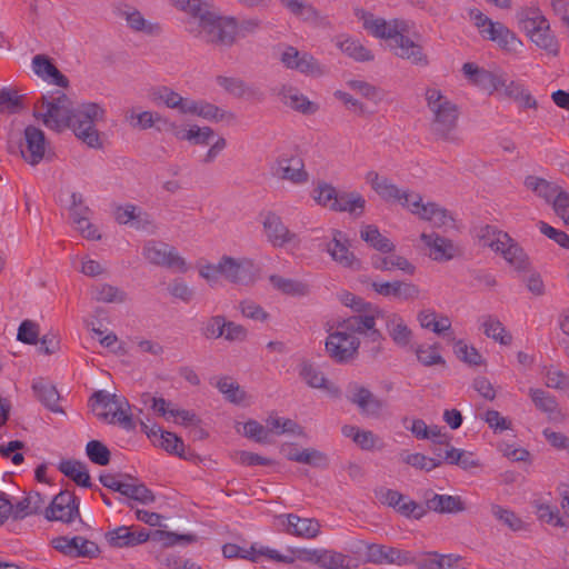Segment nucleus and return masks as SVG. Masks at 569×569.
<instances>
[{"label":"nucleus","mask_w":569,"mask_h":569,"mask_svg":"<svg viewBox=\"0 0 569 569\" xmlns=\"http://www.w3.org/2000/svg\"><path fill=\"white\" fill-rule=\"evenodd\" d=\"M33 116L41 119L43 124L51 130L60 132L70 128L89 147H101L96 122L103 118L104 110L94 102L82 103L76 109H67L66 106L53 104L47 96H41L34 103Z\"/></svg>","instance_id":"obj_1"},{"label":"nucleus","mask_w":569,"mask_h":569,"mask_svg":"<svg viewBox=\"0 0 569 569\" xmlns=\"http://www.w3.org/2000/svg\"><path fill=\"white\" fill-rule=\"evenodd\" d=\"M356 16L363 21V28L371 32L372 36L389 40V46L397 57L409 60L417 66L425 67L429 63L422 46L405 34V22L393 20L388 23L382 18H373L372 13L363 9H357Z\"/></svg>","instance_id":"obj_2"},{"label":"nucleus","mask_w":569,"mask_h":569,"mask_svg":"<svg viewBox=\"0 0 569 569\" xmlns=\"http://www.w3.org/2000/svg\"><path fill=\"white\" fill-rule=\"evenodd\" d=\"M173 6L193 18L199 19L200 30L196 37L208 44L230 47L236 40L233 19L223 20L210 10L211 6L202 0H171Z\"/></svg>","instance_id":"obj_3"},{"label":"nucleus","mask_w":569,"mask_h":569,"mask_svg":"<svg viewBox=\"0 0 569 569\" xmlns=\"http://www.w3.org/2000/svg\"><path fill=\"white\" fill-rule=\"evenodd\" d=\"M426 101L433 118L430 123L432 134L447 142H458L456 129L458 126V106L445 97L437 88L426 90Z\"/></svg>","instance_id":"obj_4"},{"label":"nucleus","mask_w":569,"mask_h":569,"mask_svg":"<svg viewBox=\"0 0 569 569\" xmlns=\"http://www.w3.org/2000/svg\"><path fill=\"white\" fill-rule=\"evenodd\" d=\"M256 268L250 259H236L230 256H222L218 263L203 266L199 273L207 281H217L219 277L232 283L248 284L254 281Z\"/></svg>","instance_id":"obj_5"},{"label":"nucleus","mask_w":569,"mask_h":569,"mask_svg":"<svg viewBox=\"0 0 569 569\" xmlns=\"http://www.w3.org/2000/svg\"><path fill=\"white\" fill-rule=\"evenodd\" d=\"M92 410H97L98 407L107 409L111 405H114V411H102L98 412L97 417L109 423H118L126 430H133L136 425L132 416L128 412L130 409L129 402L124 398H120L117 395L107 393L103 390L96 391L90 398Z\"/></svg>","instance_id":"obj_6"},{"label":"nucleus","mask_w":569,"mask_h":569,"mask_svg":"<svg viewBox=\"0 0 569 569\" xmlns=\"http://www.w3.org/2000/svg\"><path fill=\"white\" fill-rule=\"evenodd\" d=\"M360 340L342 329L331 332L326 340V350L337 363H348L358 355Z\"/></svg>","instance_id":"obj_7"},{"label":"nucleus","mask_w":569,"mask_h":569,"mask_svg":"<svg viewBox=\"0 0 569 569\" xmlns=\"http://www.w3.org/2000/svg\"><path fill=\"white\" fill-rule=\"evenodd\" d=\"M142 254L152 264L174 269L180 272L187 270L184 259L168 243L149 240L143 246Z\"/></svg>","instance_id":"obj_8"},{"label":"nucleus","mask_w":569,"mask_h":569,"mask_svg":"<svg viewBox=\"0 0 569 569\" xmlns=\"http://www.w3.org/2000/svg\"><path fill=\"white\" fill-rule=\"evenodd\" d=\"M79 516V499L74 492L69 490L59 492L46 509V518L49 521L69 523Z\"/></svg>","instance_id":"obj_9"},{"label":"nucleus","mask_w":569,"mask_h":569,"mask_svg":"<svg viewBox=\"0 0 569 569\" xmlns=\"http://www.w3.org/2000/svg\"><path fill=\"white\" fill-rule=\"evenodd\" d=\"M347 399L356 405L360 412L369 417H379L386 403L375 396L368 388L357 382H350L347 387Z\"/></svg>","instance_id":"obj_10"},{"label":"nucleus","mask_w":569,"mask_h":569,"mask_svg":"<svg viewBox=\"0 0 569 569\" xmlns=\"http://www.w3.org/2000/svg\"><path fill=\"white\" fill-rule=\"evenodd\" d=\"M53 548L64 556L72 558H97L100 553L99 546L83 537L76 536L72 538L58 537L52 540Z\"/></svg>","instance_id":"obj_11"},{"label":"nucleus","mask_w":569,"mask_h":569,"mask_svg":"<svg viewBox=\"0 0 569 569\" xmlns=\"http://www.w3.org/2000/svg\"><path fill=\"white\" fill-rule=\"evenodd\" d=\"M271 172L278 179L288 180L293 184H303L309 180L305 163L298 157L281 156L277 158L271 167Z\"/></svg>","instance_id":"obj_12"},{"label":"nucleus","mask_w":569,"mask_h":569,"mask_svg":"<svg viewBox=\"0 0 569 569\" xmlns=\"http://www.w3.org/2000/svg\"><path fill=\"white\" fill-rule=\"evenodd\" d=\"M148 535L141 526H119L104 533V539L111 548H133L147 542Z\"/></svg>","instance_id":"obj_13"},{"label":"nucleus","mask_w":569,"mask_h":569,"mask_svg":"<svg viewBox=\"0 0 569 569\" xmlns=\"http://www.w3.org/2000/svg\"><path fill=\"white\" fill-rule=\"evenodd\" d=\"M366 560L377 565L407 566L411 561V551L372 543L367 546Z\"/></svg>","instance_id":"obj_14"},{"label":"nucleus","mask_w":569,"mask_h":569,"mask_svg":"<svg viewBox=\"0 0 569 569\" xmlns=\"http://www.w3.org/2000/svg\"><path fill=\"white\" fill-rule=\"evenodd\" d=\"M350 242L346 233L341 230H332V240L327 246V252L333 261L345 268L352 270L361 269V261L350 251Z\"/></svg>","instance_id":"obj_15"},{"label":"nucleus","mask_w":569,"mask_h":569,"mask_svg":"<svg viewBox=\"0 0 569 569\" xmlns=\"http://www.w3.org/2000/svg\"><path fill=\"white\" fill-rule=\"evenodd\" d=\"M465 77L475 86L489 92L497 91L506 86V74L501 71L493 72L478 67L473 62L462 66Z\"/></svg>","instance_id":"obj_16"},{"label":"nucleus","mask_w":569,"mask_h":569,"mask_svg":"<svg viewBox=\"0 0 569 569\" xmlns=\"http://www.w3.org/2000/svg\"><path fill=\"white\" fill-rule=\"evenodd\" d=\"M277 520L283 532L299 538L312 539L320 532V523L316 519L286 513L277 516Z\"/></svg>","instance_id":"obj_17"},{"label":"nucleus","mask_w":569,"mask_h":569,"mask_svg":"<svg viewBox=\"0 0 569 569\" xmlns=\"http://www.w3.org/2000/svg\"><path fill=\"white\" fill-rule=\"evenodd\" d=\"M366 179L381 199L400 201L403 207L409 206L412 193L400 190L388 178L380 177L376 171H369Z\"/></svg>","instance_id":"obj_18"},{"label":"nucleus","mask_w":569,"mask_h":569,"mask_svg":"<svg viewBox=\"0 0 569 569\" xmlns=\"http://www.w3.org/2000/svg\"><path fill=\"white\" fill-rule=\"evenodd\" d=\"M24 141L26 150H21V156L29 164L37 166L44 158V132L34 126H28L24 129Z\"/></svg>","instance_id":"obj_19"},{"label":"nucleus","mask_w":569,"mask_h":569,"mask_svg":"<svg viewBox=\"0 0 569 569\" xmlns=\"http://www.w3.org/2000/svg\"><path fill=\"white\" fill-rule=\"evenodd\" d=\"M386 323L389 337L400 348H406L412 340V331L403 318L396 312L377 311Z\"/></svg>","instance_id":"obj_20"},{"label":"nucleus","mask_w":569,"mask_h":569,"mask_svg":"<svg viewBox=\"0 0 569 569\" xmlns=\"http://www.w3.org/2000/svg\"><path fill=\"white\" fill-rule=\"evenodd\" d=\"M371 288L380 296L393 297L400 300L409 301L419 297L420 290L418 286L406 281L378 282L373 281Z\"/></svg>","instance_id":"obj_21"},{"label":"nucleus","mask_w":569,"mask_h":569,"mask_svg":"<svg viewBox=\"0 0 569 569\" xmlns=\"http://www.w3.org/2000/svg\"><path fill=\"white\" fill-rule=\"evenodd\" d=\"M496 252L502 254L505 260L515 268L517 272H530L531 264L528 254L510 236L509 241H499Z\"/></svg>","instance_id":"obj_22"},{"label":"nucleus","mask_w":569,"mask_h":569,"mask_svg":"<svg viewBox=\"0 0 569 569\" xmlns=\"http://www.w3.org/2000/svg\"><path fill=\"white\" fill-rule=\"evenodd\" d=\"M420 239L430 248V257L436 261L451 260L458 253V248L450 239L441 237L436 232H423L421 233Z\"/></svg>","instance_id":"obj_23"},{"label":"nucleus","mask_w":569,"mask_h":569,"mask_svg":"<svg viewBox=\"0 0 569 569\" xmlns=\"http://www.w3.org/2000/svg\"><path fill=\"white\" fill-rule=\"evenodd\" d=\"M277 94L286 106L302 114H313L319 110V106L317 103L310 101L292 86H281L278 89Z\"/></svg>","instance_id":"obj_24"},{"label":"nucleus","mask_w":569,"mask_h":569,"mask_svg":"<svg viewBox=\"0 0 569 569\" xmlns=\"http://www.w3.org/2000/svg\"><path fill=\"white\" fill-rule=\"evenodd\" d=\"M263 228L268 240L274 247H283L296 239V233L291 232L282 222L281 218L268 212L263 220Z\"/></svg>","instance_id":"obj_25"},{"label":"nucleus","mask_w":569,"mask_h":569,"mask_svg":"<svg viewBox=\"0 0 569 569\" xmlns=\"http://www.w3.org/2000/svg\"><path fill=\"white\" fill-rule=\"evenodd\" d=\"M481 36L497 42L502 50L508 52H517L522 46L516 33L500 22L490 24V29L481 30Z\"/></svg>","instance_id":"obj_26"},{"label":"nucleus","mask_w":569,"mask_h":569,"mask_svg":"<svg viewBox=\"0 0 569 569\" xmlns=\"http://www.w3.org/2000/svg\"><path fill=\"white\" fill-rule=\"evenodd\" d=\"M427 511L438 513H458L466 510L465 502L459 496L438 495L428 491L425 495Z\"/></svg>","instance_id":"obj_27"},{"label":"nucleus","mask_w":569,"mask_h":569,"mask_svg":"<svg viewBox=\"0 0 569 569\" xmlns=\"http://www.w3.org/2000/svg\"><path fill=\"white\" fill-rule=\"evenodd\" d=\"M377 311H382L379 307H375V310L358 313L351 316L342 321L338 322L337 329H342L349 335L359 333L365 335L369 329H373L376 326V319H381V315Z\"/></svg>","instance_id":"obj_28"},{"label":"nucleus","mask_w":569,"mask_h":569,"mask_svg":"<svg viewBox=\"0 0 569 569\" xmlns=\"http://www.w3.org/2000/svg\"><path fill=\"white\" fill-rule=\"evenodd\" d=\"M217 83L223 88L229 94L236 98L254 97L262 98V93L253 87H249L242 79L234 77L218 76Z\"/></svg>","instance_id":"obj_29"},{"label":"nucleus","mask_w":569,"mask_h":569,"mask_svg":"<svg viewBox=\"0 0 569 569\" xmlns=\"http://www.w3.org/2000/svg\"><path fill=\"white\" fill-rule=\"evenodd\" d=\"M365 206L366 200L359 192H340L338 200L332 202L331 210L337 212H349L359 217L363 213Z\"/></svg>","instance_id":"obj_30"},{"label":"nucleus","mask_w":569,"mask_h":569,"mask_svg":"<svg viewBox=\"0 0 569 569\" xmlns=\"http://www.w3.org/2000/svg\"><path fill=\"white\" fill-rule=\"evenodd\" d=\"M59 471L83 488H92L87 466L79 460H62L58 467Z\"/></svg>","instance_id":"obj_31"},{"label":"nucleus","mask_w":569,"mask_h":569,"mask_svg":"<svg viewBox=\"0 0 569 569\" xmlns=\"http://www.w3.org/2000/svg\"><path fill=\"white\" fill-rule=\"evenodd\" d=\"M523 184L527 189L535 192L538 197L545 199L548 203L553 204V199L557 198V194L563 189L558 184L549 182L548 180L536 177V176H527Z\"/></svg>","instance_id":"obj_32"},{"label":"nucleus","mask_w":569,"mask_h":569,"mask_svg":"<svg viewBox=\"0 0 569 569\" xmlns=\"http://www.w3.org/2000/svg\"><path fill=\"white\" fill-rule=\"evenodd\" d=\"M32 390L34 392L36 398L46 408L53 412H63L62 408L58 405L60 395L53 385L40 380L32 385Z\"/></svg>","instance_id":"obj_33"},{"label":"nucleus","mask_w":569,"mask_h":569,"mask_svg":"<svg viewBox=\"0 0 569 569\" xmlns=\"http://www.w3.org/2000/svg\"><path fill=\"white\" fill-rule=\"evenodd\" d=\"M371 266L376 270L389 271L392 269H399L408 274H413L416 267L409 262V260L402 256L392 254L389 257H381L373 254L371 257Z\"/></svg>","instance_id":"obj_34"},{"label":"nucleus","mask_w":569,"mask_h":569,"mask_svg":"<svg viewBox=\"0 0 569 569\" xmlns=\"http://www.w3.org/2000/svg\"><path fill=\"white\" fill-rule=\"evenodd\" d=\"M269 281L274 289L287 296L303 297L310 292L309 286L299 280L283 278L278 274H271L269 277Z\"/></svg>","instance_id":"obj_35"},{"label":"nucleus","mask_w":569,"mask_h":569,"mask_svg":"<svg viewBox=\"0 0 569 569\" xmlns=\"http://www.w3.org/2000/svg\"><path fill=\"white\" fill-rule=\"evenodd\" d=\"M360 238L370 247L382 253L395 251V244L385 236H382L375 224L365 226L360 230Z\"/></svg>","instance_id":"obj_36"},{"label":"nucleus","mask_w":569,"mask_h":569,"mask_svg":"<svg viewBox=\"0 0 569 569\" xmlns=\"http://www.w3.org/2000/svg\"><path fill=\"white\" fill-rule=\"evenodd\" d=\"M148 98L156 106H166L176 109L181 101V96L167 86L153 87L149 90Z\"/></svg>","instance_id":"obj_37"},{"label":"nucleus","mask_w":569,"mask_h":569,"mask_svg":"<svg viewBox=\"0 0 569 569\" xmlns=\"http://www.w3.org/2000/svg\"><path fill=\"white\" fill-rule=\"evenodd\" d=\"M337 46L343 53L356 61L365 62L373 60L371 51L368 50L359 40L346 38L345 40H338Z\"/></svg>","instance_id":"obj_38"},{"label":"nucleus","mask_w":569,"mask_h":569,"mask_svg":"<svg viewBox=\"0 0 569 569\" xmlns=\"http://www.w3.org/2000/svg\"><path fill=\"white\" fill-rule=\"evenodd\" d=\"M531 41L553 57L559 53V43L551 33L548 21H546L543 26H541V28L531 36Z\"/></svg>","instance_id":"obj_39"},{"label":"nucleus","mask_w":569,"mask_h":569,"mask_svg":"<svg viewBox=\"0 0 569 569\" xmlns=\"http://www.w3.org/2000/svg\"><path fill=\"white\" fill-rule=\"evenodd\" d=\"M483 333L492 338L495 341L503 346H508L512 341V336L507 332L501 321L492 316H488L482 323Z\"/></svg>","instance_id":"obj_40"},{"label":"nucleus","mask_w":569,"mask_h":569,"mask_svg":"<svg viewBox=\"0 0 569 569\" xmlns=\"http://www.w3.org/2000/svg\"><path fill=\"white\" fill-rule=\"evenodd\" d=\"M126 20L129 27L137 32H144L149 36H159L162 32L160 23L148 22L138 10L126 12Z\"/></svg>","instance_id":"obj_41"},{"label":"nucleus","mask_w":569,"mask_h":569,"mask_svg":"<svg viewBox=\"0 0 569 569\" xmlns=\"http://www.w3.org/2000/svg\"><path fill=\"white\" fill-rule=\"evenodd\" d=\"M519 28L523 30L530 38L536 33L547 19L536 10H521L517 14Z\"/></svg>","instance_id":"obj_42"},{"label":"nucleus","mask_w":569,"mask_h":569,"mask_svg":"<svg viewBox=\"0 0 569 569\" xmlns=\"http://www.w3.org/2000/svg\"><path fill=\"white\" fill-rule=\"evenodd\" d=\"M476 236L481 241L483 247H489L493 251L497 250L498 240L499 241H509V234L501 230H498L496 227L486 224L480 226L476 229Z\"/></svg>","instance_id":"obj_43"},{"label":"nucleus","mask_w":569,"mask_h":569,"mask_svg":"<svg viewBox=\"0 0 569 569\" xmlns=\"http://www.w3.org/2000/svg\"><path fill=\"white\" fill-rule=\"evenodd\" d=\"M72 204L70 208V217L73 224L80 232H84V223L89 220L91 212L90 208L83 204V198L80 193L73 192L71 194Z\"/></svg>","instance_id":"obj_44"},{"label":"nucleus","mask_w":569,"mask_h":569,"mask_svg":"<svg viewBox=\"0 0 569 569\" xmlns=\"http://www.w3.org/2000/svg\"><path fill=\"white\" fill-rule=\"evenodd\" d=\"M92 298L101 302H123L126 293L118 287L109 283H101L92 288Z\"/></svg>","instance_id":"obj_45"},{"label":"nucleus","mask_w":569,"mask_h":569,"mask_svg":"<svg viewBox=\"0 0 569 569\" xmlns=\"http://www.w3.org/2000/svg\"><path fill=\"white\" fill-rule=\"evenodd\" d=\"M121 495L143 505L152 503L156 500L153 492L143 483L124 482Z\"/></svg>","instance_id":"obj_46"},{"label":"nucleus","mask_w":569,"mask_h":569,"mask_svg":"<svg viewBox=\"0 0 569 569\" xmlns=\"http://www.w3.org/2000/svg\"><path fill=\"white\" fill-rule=\"evenodd\" d=\"M86 453L92 463L108 466L111 460V452L106 445L99 440H91L86 446Z\"/></svg>","instance_id":"obj_47"},{"label":"nucleus","mask_w":569,"mask_h":569,"mask_svg":"<svg viewBox=\"0 0 569 569\" xmlns=\"http://www.w3.org/2000/svg\"><path fill=\"white\" fill-rule=\"evenodd\" d=\"M491 513L497 520L512 531H520L525 528V522L510 509L503 508L499 505H492Z\"/></svg>","instance_id":"obj_48"},{"label":"nucleus","mask_w":569,"mask_h":569,"mask_svg":"<svg viewBox=\"0 0 569 569\" xmlns=\"http://www.w3.org/2000/svg\"><path fill=\"white\" fill-rule=\"evenodd\" d=\"M347 557L336 551H320L316 558V563L325 569H349V565L346 563Z\"/></svg>","instance_id":"obj_49"},{"label":"nucleus","mask_w":569,"mask_h":569,"mask_svg":"<svg viewBox=\"0 0 569 569\" xmlns=\"http://www.w3.org/2000/svg\"><path fill=\"white\" fill-rule=\"evenodd\" d=\"M217 388L230 402L233 403H240L246 397V393L240 389V386L230 377L221 378L217 383Z\"/></svg>","instance_id":"obj_50"},{"label":"nucleus","mask_w":569,"mask_h":569,"mask_svg":"<svg viewBox=\"0 0 569 569\" xmlns=\"http://www.w3.org/2000/svg\"><path fill=\"white\" fill-rule=\"evenodd\" d=\"M22 96H18L16 90L2 88L0 90V112H18L23 108Z\"/></svg>","instance_id":"obj_51"},{"label":"nucleus","mask_w":569,"mask_h":569,"mask_svg":"<svg viewBox=\"0 0 569 569\" xmlns=\"http://www.w3.org/2000/svg\"><path fill=\"white\" fill-rule=\"evenodd\" d=\"M455 353L458 359L469 366H480L485 362L479 351L475 347H468L462 340L455 343Z\"/></svg>","instance_id":"obj_52"},{"label":"nucleus","mask_w":569,"mask_h":569,"mask_svg":"<svg viewBox=\"0 0 569 569\" xmlns=\"http://www.w3.org/2000/svg\"><path fill=\"white\" fill-rule=\"evenodd\" d=\"M339 192L336 188L327 182H319L317 188L313 189V199L322 207H328L331 210L332 202L338 200Z\"/></svg>","instance_id":"obj_53"},{"label":"nucleus","mask_w":569,"mask_h":569,"mask_svg":"<svg viewBox=\"0 0 569 569\" xmlns=\"http://www.w3.org/2000/svg\"><path fill=\"white\" fill-rule=\"evenodd\" d=\"M437 203L428 202L426 204L422 203V197L419 193H412L409 206H407L410 211L415 214H418L421 219L430 222V219L436 212Z\"/></svg>","instance_id":"obj_54"},{"label":"nucleus","mask_w":569,"mask_h":569,"mask_svg":"<svg viewBox=\"0 0 569 569\" xmlns=\"http://www.w3.org/2000/svg\"><path fill=\"white\" fill-rule=\"evenodd\" d=\"M403 462L407 465L425 471H431L435 468L441 466V460L436 458H429L422 453H408L403 457Z\"/></svg>","instance_id":"obj_55"},{"label":"nucleus","mask_w":569,"mask_h":569,"mask_svg":"<svg viewBox=\"0 0 569 569\" xmlns=\"http://www.w3.org/2000/svg\"><path fill=\"white\" fill-rule=\"evenodd\" d=\"M299 375L311 388L319 389L321 386H325L326 377L321 371L313 367V365L307 361L301 363Z\"/></svg>","instance_id":"obj_56"},{"label":"nucleus","mask_w":569,"mask_h":569,"mask_svg":"<svg viewBox=\"0 0 569 569\" xmlns=\"http://www.w3.org/2000/svg\"><path fill=\"white\" fill-rule=\"evenodd\" d=\"M530 397L535 406L541 411L548 413H555L557 411L558 403L555 397L550 396L542 389H530Z\"/></svg>","instance_id":"obj_57"},{"label":"nucleus","mask_w":569,"mask_h":569,"mask_svg":"<svg viewBox=\"0 0 569 569\" xmlns=\"http://www.w3.org/2000/svg\"><path fill=\"white\" fill-rule=\"evenodd\" d=\"M296 462L322 468L328 466V458L323 452L313 448H308L300 451L299 456L296 457Z\"/></svg>","instance_id":"obj_58"},{"label":"nucleus","mask_w":569,"mask_h":569,"mask_svg":"<svg viewBox=\"0 0 569 569\" xmlns=\"http://www.w3.org/2000/svg\"><path fill=\"white\" fill-rule=\"evenodd\" d=\"M17 339L27 345L39 341V325L32 320H23L18 329Z\"/></svg>","instance_id":"obj_59"},{"label":"nucleus","mask_w":569,"mask_h":569,"mask_svg":"<svg viewBox=\"0 0 569 569\" xmlns=\"http://www.w3.org/2000/svg\"><path fill=\"white\" fill-rule=\"evenodd\" d=\"M158 446L171 455L182 456L179 451L182 452L183 441L173 432L161 431Z\"/></svg>","instance_id":"obj_60"},{"label":"nucleus","mask_w":569,"mask_h":569,"mask_svg":"<svg viewBox=\"0 0 569 569\" xmlns=\"http://www.w3.org/2000/svg\"><path fill=\"white\" fill-rule=\"evenodd\" d=\"M197 116L210 120V121H222L227 116L230 118H233V113H228L223 110H221L218 106L199 100V109Z\"/></svg>","instance_id":"obj_61"},{"label":"nucleus","mask_w":569,"mask_h":569,"mask_svg":"<svg viewBox=\"0 0 569 569\" xmlns=\"http://www.w3.org/2000/svg\"><path fill=\"white\" fill-rule=\"evenodd\" d=\"M270 433V430L263 427L261 423H259L256 420H248L243 425V435L244 437L254 440L259 443H267L269 442L268 436Z\"/></svg>","instance_id":"obj_62"},{"label":"nucleus","mask_w":569,"mask_h":569,"mask_svg":"<svg viewBox=\"0 0 569 569\" xmlns=\"http://www.w3.org/2000/svg\"><path fill=\"white\" fill-rule=\"evenodd\" d=\"M297 71L308 76H322L325 68L308 52H300V62Z\"/></svg>","instance_id":"obj_63"},{"label":"nucleus","mask_w":569,"mask_h":569,"mask_svg":"<svg viewBox=\"0 0 569 569\" xmlns=\"http://www.w3.org/2000/svg\"><path fill=\"white\" fill-rule=\"evenodd\" d=\"M375 495L382 505L391 507L396 510L398 509L400 502L406 499V496L401 492L385 487L376 489Z\"/></svg>","instance_id":"obj_64"}]
</instances>
